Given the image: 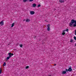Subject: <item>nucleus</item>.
<instances>
[{"label": "nucleus", "instance_id": "f257e3e1", "mask_svg": "<svg viewBox=\"0 0 76 76\" xmlns=\"http://www.w3.org/2000/svg\"><path fill=\"white\" fill-rule=\"evenodd\" d=\"M75 23L73 25V27H76V20L72 19L71 20V22L69 23V26L70 27L73 26V24Z\"/></svg>", "mask_w": 76, "mask_h": 76}, {"label": "nucleus", "instance_id": "f03ea898", "mask_svg": "<svg viewBox=\"0 0 76 76\" xmlns=\"http://www.w3.org/2000/svg\"><path fill=\"white\" fill-rule=\"evenodd\" d=\"M67 72H72V67L70 66H69V67L68 69H67Z\"/></svg>", "mask_w": 76, "mask_h": 76}, {"label": "nucleus", "instance_id": "7ed1b4c3", "mask_svg": "<svg viewBox=\"0 0 76 76\" xmlns=\"http://www.w3.org/2000/svg\"><path fill=\"white\" fill-rule=\"evenodd\" d=\"M47 26L48 27V28H47V30L48 31H49L50 30V24H48Z\"/></svg>", "mask_w": 76, "mask_h": 76}, {"label": "nucleus", "instance_id": "20e7f679", "mask_svg": "<svg viewBox=\"0 0 76 76\" xmlns=\"http://www.w3.org/2000/svg\"><path fill=\"white\" fill-rule=\"evenodd\" d=\"M66 31H67V28L66 29V30H64L62 31L63 32L62 34L63 35H64L66 34Z\"/></svg>", "mask_w": 76, "mask_h": 76}, {"label": "nucleus", "instance_id": "39448f33", "mask_svg": "<svg viewBox=\"0 0 76 76\" xmlns=\"http://www.w3.org/2000/svg\"><path fill=\"white\" fill-rule=\"evenodd\" d=\"M8 55H9V57H12V56H13V54L10 53H8Z\"/></svg>", "mask_w": 76, "mask_h": 76}, {"label": "nucleus", "instance_id": "423d86ee", "mask_svg": "<svg viewBox=\"0 0 76 76\" xmlns=\"http://www.w3.org/2000/svg\"><path fill=\"white\" fill-rule=\"evenodd\" d=\"M30 13L31 15H34V14H35V12L33 11H30Z\"/></svg>", "mask_w": 76, "mask_h": 76}, {"label": "nucleus", "instance_id": "0eeeda50", "mask_svg": "<svg viewBox=\"0 0 76 76\" xmlns=\"http://www.w3.org/2000/svg\"><path fill=\"white\" fill-rule=\"evenodd\" d=\"M1 24V26H2L4 25V22L3 21H2L1 22H0V25Z\"/></svg>", "mask_w": 76, "mask_h": 76}, {"label": "nucleus", "instance_id": "6e6552de", "mask_svg": "<svg viewBox=\"0 0 76 76\" xmlns=\"http://www.w3.org/2000/svg\"><path fill=\"white\" fill-rule=\"evenodd\" d=\"M26 22H30V19L29 18H27L26 19Z\"/></svg>", "mask_w": 76, "mask_h": 76}, {"label": "nucleus", "instance_id": "1a4fd4ad", "mask_svg": "<svg viewBox=\"0 0 76 76\" xmlns=\"http://www.w3.org/2000/svg\"><path fill=\"white\" fill-rule=\"evenodd\" d=\"M66 71H63L62 72V75H64V74H66Z\"/></svg>", "mask_w": 76, "mask_h": 76}, {"label": "nucleus", "instance_id": "9d476101", "mask_svg": "<svg viewBox=\"0 0 76 76\" xmlns=\"http://www.w3.org/2000/svg\"><path fill=\"white\" fill-rule=\"evenodd\" d=\"M33 7H35L37 6V4H32Z\"/></svg>", "mask_w": 76, "mask_h": 76}, {"label": "nucleus", "instance_id": "9b49d317", "mask_svg": "<svg viewBox=\"0 0 76 76\" xmlns=\"http://www.w3.org/2000/svg\"><path fill=\"white\" fill-rule=\"evenodd\" d=\"M59 1L60 3H64V0H59Z\"/></svg>", "mask_w": 76, "mask_h": 76}, {"label": "nucleus", "instance_id": "f8f14e48", "mask_svg": "<svg viewBox=\"0 0 76 76\" xmlns=\"http://www.w3.org/2000/svg\"><path fill=\"white\" fill-rule=\"evenodd\" d=\"M15 25V23H12V25H11V27H13V26H14Z\"/></svg>", "mask_w": 76, "mask_h": 76}, {"label": "nucleus", "instance_id": "ddd939ff", "mask_svg": "<svg viewBox=\"0 0 76 76\" xmlns=\"http://www.w3.org/2000/svg\"><path fill=\"white\" fill-rule=\"evenodd\" d=\"M6 62H4L3 65V66H6Z\"/></svg>", "mask_w": 76, "mask_h": 76}, {"label": "nucleus", "instance_id": "4468645a", "mask_svg": "<svg viewBox=\"0 0 76 76\" xmlns=\"http://www.w3.org/2000/svg\"><path fill=\"white\" fill-rule=\"evenodd\" d=\"M11 57H10V56H8V57H7V60H9V59Z\"/></svg>", "mask_w": 76, "mask_h": 76}, {"label": "nucleus", "instance_id": "2eb2a0df", "mask_svg": "<svg viewBox=\"0 0 76 76\" xmlns=\"http://www.w3.org/2000/svg\"><path fill=\"white\" fill-rule=\"evenodd\" d=\"M73 41V40L72 39H71V40L70 41V42H72Z\"/></svg>", "mask_w": 76, "mask_h": 76}, {"label": "nucleus", "instance_id": "dca6fc26", "mask_svg": "<svg viewBox=\"0 0 76 76\" xmlns=\"http://www.w3.org/2000/svg\"><path fill=\"white\" fill-rule=\"evenodd\" d=\"M20 47H22V46H23V45H22V44H21L20 45Z\"/></svg>", "mask_w": 76, "mask_h": 76}, {"label": "nucleus", "instance_id": "f3484780", "mask_svg": "<svg viewBox=\"0 0 76 76\" xmlns=\"http://www.w3.org/2000/svg\"><path fill=\"white\" fill-rule=\"evenodd\" d=\"M27 1V0H23V1L24 2V3H25L26 1Z\"/></svg>", "mask_w": 76, "mask_h": 76}, {"label": "nucleus", "instance_id": "a211bd4d", "mask_svg": "<svg viewBox=\"0 0 76 76\" xmlns=\"http://www.w3.org/2000/svg\"><path fill=\"white\" fill-rule=\"evenodd\" d=\"M74 39L75 40H76V37L75 36L74 37Z\"/></svg>", "mask_w": 76, "mask_h": 76}, {"label": "nucleus", "instance_id": "6ab92c4d", "mask_svg": "<svg viewBox=\"0 0 76 76\" xmlns=\"http://www.w3.org/2000/svg\"><path fill=\"white\" fill-rule=\"evenodd\" d=\"M2 71V70H1V69L0 70V73H1Z\"/></svg>", "mask_w": 76, "mask_h": 76}, {"label": "nucleus", "instance_id": "aec40b11", "mask_svg": "<svg viewBox=\"0 0 76 76\" xmlns=\"http://www.w3.org/2000/svg\"><path fill=\"white\" fill-rule=\"evenodd\" d=\"M26 69H28V68H29V66H26Z\"/></svg>", "mask_w": 76, "mask_h": 76}, {"label": "nucleus", "instance_id": "412c9836", "mask_svg": "<svg viewBox=\"0 0 76 76\" xmlns=\"http://www.w3.org/2000/svg\"><path fill=\"white\" fill-rule=\"evenodd\" d=\"M34 1V0H29V1L32 2L33 1Z\"/></svg>", "mask_w": 76, "mask_h": 76}, {"label": "nucleus", "instance_id": "4be33fe9", "mask_svg": "<svg viewBox=\"0 0 76 76\" xmlns=\"http://www.w3.org/2000/svg\"><path fill=\"white\" fill-rule=\"evenodd\" d=\"M40 6H41V5L40 4L38 5V7H40Z\"/></svg>", "mask_w": 76, "mask_h": 76}, {"label": "nucleus", "instance_id": "5701e85b", "mask_svg": "<svg viewBox=\"0 0 76 76\" xmlns=\"http://www.w3.org/2000/svg\"><path fill=\"white\" fill-rule=\"evenodd\" d=\"M69 31V29L68 28L67 29V32H68Z\"/></svg>", "mask_w": 76, "mask_h": 76}, {"label": "nucleus", "instance_id": "b1692460", "mask_svg": "<svg viewBox=\"0 0 76 76\" xmlns=\"http://www.w3.org/2000/svg\"><path fill=\"white\" fill-rule=\"evenodd\" d=\"M55 66H56V64H54Z\"/></svg>", "mask_w": 76, "mask_h": 76}, {"label": "nucleus", "instance_id": "393cba45", "mask_svg": "<svg viewBox=\"0 0 76 76\" xmlns=\"http://www.w3.org/2000/svg\"><path fill=\"white\" fill-rule=\"evenodd\" d=\"M66 71L67 72V69H66Z\"/></svg>", "mask_w": 76, "mask_h": 76}, {"label": "nucleus", "instance_id": "a878e982", "mask_svg": "<svg viewBox=\"0 0 76 76\" xmlns=\"http://www.w3.org/2000/svg\"><path fill=\"white\" fill-rule=\"evenodd\" d=\"M75 46H76V43L75 44Z\"/></svg>", "mask_w": 76, "mask_h": 76}, {"label": "nucleus", "instance_id": "bb28decb", "mask_svg": "<svg viewBox=\"0 0 76 76\" xmlns=\"http://www.w3.org/2000/svg\"><path fill=\"white\" fill-rule=\"evenodd\" d=\"M49 76H51V75H49Z\"/></svg>", "mask_w": 76, "mask_h": 76}, {"label": "nucleus", "instance_id": "cd10ccee", "mask_svg": "<svg viewBox=\"0 0 76 76\" xmlns=\"http://www.w3.org/2000/svg\"><path fill=\"white\" fill-rule=\"evenodd\" d=\"M35 38H36V36H35Z\"/></svg>", "mask_w": 76, "mask_h": 76}, {"label": "nucleus", "instance_id": "c85d7f7f", "mask_svg": "<svg viewBox=\"0 0 76 76\" xmlns=\"http://www.w3.org/2000/svg\"><path fill=\"white\" fill-rule=\"evenodd\" d=\"M24 21V20H23V21Z\"/></svg>", "mask_w": 76, "mask_h": 76}, {"label": "nucleus", "instance_id": "c756f323", "mask_svg": "<svg viewBox=\"0 0 76 76\" xmlns=\"http://www.w3.org/2000/svg\"><path fill=\"white\" fill-rule=\"evenodd\" d=\"M0 76H1L0 75Z\"/></svg>", "mask_w": 76, "mask_h": 76}]
</instances>
